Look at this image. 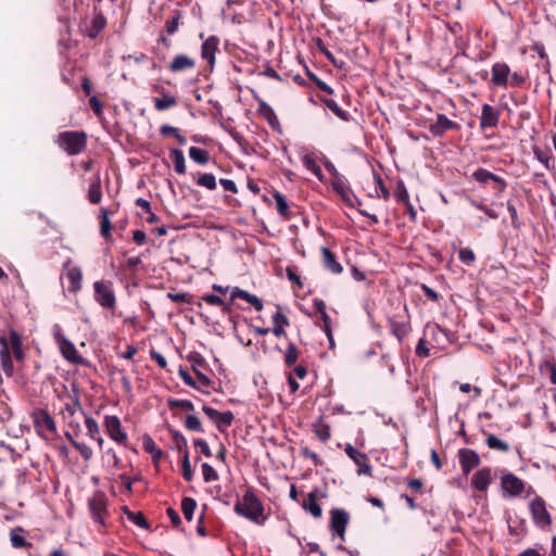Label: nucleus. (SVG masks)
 I'll use <instances>...</instances> for the list:
<instances>
[{
	"label": "nucleus",
	"mask_w": 556,
	"mask_h": 556,
	"mask_svg": "<svg viewBox=\"0 0 556 556\" xmlns=\"http://www.w3.org/2000/svg\"><path fill=\"white\" fill-rule=\"evenodd\" d=\"M0 344L1 368L8 377H12L14 374V366L11 353L17 362H23L25 358L22 337L13 328H10L8 332L0 329Z\"/></svg>",
	"instance_id": "obj_1"
},
{
	"label": "nucleus",
	"mask_w": 556,
	"mask_h": 556,
	"mask_svg": "<svg viewBox=\"0 0 556 556\" xmlns=\"http://www.w3.org/2000/svg\"><path fill=\"white\" fill-rule=\"evenodd\" d=\"M233 510L237 515L260 526H263L267 519L263 503L252 489L245 491L242 498L235 504Z\"/></svg>",
	"instance_id": "obj_2"
},
{
	"label": "nucleus",
	"mask_w": 556,
	"mask_h": 556,
	"mask_svg": "<svg viewBox=\"0 0 556 556\" xmlns=\"http://www.w3.org/2000/svg\"><path fill=\"white\" fill-rule=\"evenodd\" d=\"M88 509L100 533H105L110 527L109 500L104 492L96 491L88 498Z\"/></svg>",
	"instance_id": "obj_3"
},
{
	"label": "nucleus",
	"mask_w": 556,
	"mask_h": 556,
	"mask_svg": "<svg viewBox=\"0 0 556 556\" xmlns=\"http://www.w3.org/2000/svg\"><path fill=\"white\" fill-rule=\"evenodd\" d=\"M88 135L84 130L61 131L55 143L68 155H78L87 148Z\"/></svg>",
	"instance_id": "obj_4"
},
{
	"label": "nucleus",
	"mask_w": 556,
	"mask_h": 556,
	"mask_svg": "<svg viewBox=\"0 0 556 556\" xmlns=\"http://www.w3.org/2000/svg\"><path fill=\"white\" fill-rule=\"evenodd\" d=\"M30 418L36 433L43 440H51L58 434L56 424L51 414L43 408H35Z\"/></svg>",
	"instance_id": "obj_5"
},
{
	"label": "nucleus",
	"mask_w": 556,
	"mask_h": 556,
	"mask_svg": "<svg viewBox=\"0 0 556 556\" xmlns=\"http://www.w3.org/2000/svg\"><path fill=\"white\" fill-rule=\"evenodd\" d=\"M53 337L59 345L60 352L62 356L73 363V364H83L84 358L79 355L76 346L73 342H71L65 334L62 332L61 328L56 325L53 329Z\"/></svg>",
	"instance_id": "obj_6"
},
{
	"label": "nucleus",
	"mask_w": 556,
	"mask_h": 556,
	"mask_svg": "<svg viewBox=\"0 0 556 556\" xmlns=\"http://www.w3.org/2000/svg\"><path fill=\"white\" fill-rule=\"evenodd\" d=\"M94 300L103 308L114 309L116 296L110 281L98 280L93 283Z\"/></svg>",
	"instance_id": "obj_7"
},
{
	"label": "nucleus",
	"mask_w": 556,
	"mask_h": 556,
	"mask_svg": "<svg viewBox=\"0 0 556 556\" xmlns=\"http://www.w3.org/2000/svg\"><path fill=\"white\" fill-rule=\"evenodd\" d=\"M529 509L534 523L541 528H547L552 525V517L546 508L545 501L541 496H535L529 505Z\"/></svg>",
	"instance_id": "obj_8"
},
{
	"label": "nucleus",
	"mask_w": 556,
	"mask_h": 556,
	"mask_svg": "<svg viewBox=\"0 0 556 556\" xmlns=\"http://www.w3.org/2000/svg\"><path fill=\"white\" fill-rule=\"evenodd\" d=\"M104 427L108 435L117 444L126 446L128 434L123 429L121 419L115 415L104 417Z\"/></svg>",
	"instance_id": "obj_9"
},
{
	"label": "nucleus",
	"mask_w": 556,
	"mask_h": 556,
	"mask_svg": "<svg viewBox=\"0 0 556 556\" xmlns=\"http://www.w3.org/2000/svg\"><path fill=\"white\" fill-rule=\"evenodd\" d=\"M330 515V531L332 536H339L341 541H344L345 530L350 520L349 514L342 508H333Z\"/></svg>",
	"instance_id": "obj_10"
},
{
	"label": "nucleus",
	"mask_w": 556,
	"mask_h": 556,
	"mask_svg": "<svg viewBox=\"0 0 556 556\" xmlns=\"http://www.w3.org/2000/svg\"><path fill=\"white\" fill-rule=\"evenodd\" d=\"M459 129L460 125L458 123L450 119L442 113L437 114L435 121L429 125V131L434 137H443L446 131H458Z\"/></svg>",
	"instance_id": "obj_11"
},
{
	"label": "nucleus",
	"mask_w": 556,
	"mask_h": 556,
	"mask_svg": "<svg viewBox=\"0 0 556 556\" xmlns=\"http://www.w3.org/2000/svg\"><path fill=\"white\" fill-rule=\"evenodd\" d=\"M501 486L509 496L517 497L525 491L526 483L516 475L506 472L501 477Z\"/></svg>",
	"instance_id": "obj_12"
},
{
	"label": "nucleus",
	"mask_w": 556,
	"mask_h": 556,
	"mask_svg": "<svg viewBox=\"0 0 556 556\" xmlns=\"http://www.w3.org/2000/svg\"><path fill=\"white\" fill-rule=\"evenodd\" d=\"M204 414L216 424L217 429L220 432H224L226 428H228L233 421V414L230 410L227 412H218L217 409L204 405L202 407Z\"/></svg>",
	"instance_id": "obj_13"
},
{
	"label": "nucleus",
	"mask_w": 556,
	"mask_h": 556,
	"mask_svg": "<svg viewBox=\"0 0 556 556\" xmlns=\"http://www.w3.org/2000/svg\"><path fill=\"white\" fill-rule=\"evenodd\" d=\"M458 458L464 476H468L481 463L479 454L470 448H460L458 451Z\"/></svg>",
	"instance_id": "obj_14"
},
{
	"label": "nucleus",
	"mask_w": 556,
	"mask_h": 556,
	"mask_svg": "<svg viewBox=\"0 0 556 556\" xmlns=\"http://www.w3.org/2000/svg\"><path fill=\"white\" fill-rule=\"evenodd\" d=\"M346 455L354 462L357 466V475L371 476V466L368 463V458L366 454L359 452L351 444H346L344 448Z\"/></svg>",
	"instance_id": "obj_15"
},
{
	"label": "nucleus",
	"mask_w": 556,
	"mask_h": 556,
	"mask_svg": "<svg viewBox=\"0 0 556 556\" xmlns=\"http://www.w3.org/2000/svg\"><path fill=\"white\" fill-rule=\"evenodd\" d=\"M72 263L71 260H67L63 264V268L65 271V277L70 282L68 291L73 294L78 293L83 287V271L78 266H70Z\"/></svg>",
	"instance_id": "obj_16"
},
{
	"label": "nucleus",
	"mask_w": 556,
	"mask_h": 556,
	"mask_svg": "<svg viewBox=\"0 0 556 556\" xmlns=\"http://www.w3.org/2000/svg\"><path fill=\"white\" fill-rule=\"evenodd\" d=\"M472 178L480 184L493 181L495 184L497 194L503 193L507 187L505 179L482 167H479L472 173Z\"/></svg>",
	"instance_id": "obj_17"
},
{
	"label": "nucleus",
	"mask_w": 556,
	"mask_h": 556,
	"mask_svg": "<svg viewBox=\"0 0 556 556\" xmlns=\"http://www.w3.org/2000/svg\"><path fill=\"white\" fill-rule=\"evenodd\" d=\"M77 412H81L84 415L86 414L79 401L78 389L74 387L73 394L71 395V402L64 404L63 408L60 410V415L64 420H68V425L71 427H74L72 418Z\"/></svg>",
	"instance_id": "obj_18"
},
{
	"label": "nucleus",
	"mask_w": 556,
	"mask_h": 556,
	"mask_svg": "<svg viewBox=\"0 0 556 556\" xmlns=\"http://www.w3.org/2000/svg\"><path fill=\"white\" fill-rule=\"evenodd\" d=\"M219 39L216 36H210L201 46V56L205 60L211 68L215 64V55L218 51Z\"/></svg>",
	"instance_id": "obj_19"
},
{
	"label": "nucleus",
	"mask_w": 556,
	"mask_h": 556,
	"mask_svg": "<svg viewBox=\"0 0 556 556\" xmlns=\"http://www.w3.org/2000/svg\"><path fill=\"white\" fill-rule=\"evenodd\" d=\"M492 480V469L490 467H483L472 476L471 485L477 491L485 492Z\"/></svg>",
	"instance_id": "obj_20"
},
{
	"label": "nucleus",
	"mask_w": 556,
	"mask_h": 556,
	"mask_svg": "<svg viewBox=\"0 0 556 556\" xmlns=\"http://www.w3.org/2000/svg\"><path fill=\"white\" fill-rule=\"evenodd\" d=\"M500 121V112L492 105L484 103L481 110L480 128H494Z\"/></svg>",
	"instance_id": "obj_21"
},
{
	"label": "nucleus",
	"mask_w": 556,
	"mask_h": 556,
	"mask_svg": "<svg viewBox=\"0 0 556 556\" xmlns=\"http://www.w3.org/2000/svg\"><path fill=\"white\" fill-rule=\"evenodd\" d=\"M510 68L506 63H495L492 66V83L497 87H507Z\"/></svg>",
	"instance_id": "obj_22"
},
{
	"label": "nucleus",
	"mask_w": 556,
	"mask_h": 556,
	"mask_svg": "<svg viewBox=\"0 0 556 556\" xmlns=\"http://www.w3.org/2000/svg\"><path fill=\"white\" fill-rule=\"evenodd\" d=\"M237 299H241L250 303L257 312L263 309V302L256 295L249 293L240 289L239 287H235L230 292V302H233Z\"/></svg>",
	"instance_id": "obj_23"
},
{
	"label": "nucleus",
	"mask_w": 556,
	"mask_h": 556,
	"mask_svg": "<svg viewBox=\"0 0 556 556\" xmlns=\"http://www.w3.org/2000/svg\"><path fill=\"white\" fill-rule=\"evenodd\" d=\"M257 113L273 129L280 128V123L274 109L262 99L258 100Z\"/></svg>",
	"instance_id": "obj_24"
},
{
	"label": "nucleus",
	"mask_w": 556,
	"mask_h": 556,
	"mask_svg": "<svg viewBox=\"0 0 556 556\" xmlns=\"http://www.w3.org/2000/svg\"><path fill=\"white\" fill-rule=\"evenodd\" d=\"M334 191L341 197L343 202L350 207H355L356 203L361 205V201L357 200L350 187L343 181L338 180L332 184Z\"/></svg>",
	"instance_id": "obj_25"
},
{
	"label": "nucleus",
	"mask_w": 556,
	"mask_h": 556,
	"mask_svg": "<svg viewBox=\"0 0 556 556\" xmlns=\"http://www.w3.org/2000/svg\"><path fill=\"white\" fill-rule=\"evenodd\" d=\"M194 66L195 61L193 59L187 54H177L168 65V70L172 73H179L187 70H192Z\"/></svg>",
	"instance_id": "obj_26"
},
{
	"label": "nucleus",
	"mask_w": 556,
	"mask_h": 556,
	"mask_svg": "<svg viewBox=\"0 0 556 556\" xmlns=\"http://www.w3.org/2000/svg\"><path fill=\"white\" fill-rule=\"evenodd\" d=\"M320 252H321L323 264H324L325 268H327L329 271H331L334 275L341 274L343 270V267L337 261L336 255L330 251V249H328L327 247H321Z\"/></svg>",
	"instance_id": "obj_27"
},
{
	"label": "nucleus",
	"mask_w": 556,
	"mask_h": 556,
	"mask_svg": "<svg viewBox=\"0 0 556 556\" xmlns=\"http://www.w3.org/2000/svg\"><path fill=\"white\" fill-rule=\"evenodd\" d=\"M389 325L392 334L395 336L400 342H402L412 330L409 321H399L395 317L389 318Z\"/></svg>",
	"instance_id": "obj_28"
},
{
	"label": "nucleus",
	"mask_w": 556,
	"mask_h": 556,
	"mask_svg": "<svg viewBox=\"0 0 556 556\" xmlns=\"http://www.w3.org/2000/svg\"><path fill=\"white\" fill-rule=\"evenodd\" d=\"M88 200L92 204H98L102 199V190H101V178L100 173L98 172L90 181L88 188Z\"/></svg>",
	"instance_id": "obj_29"
},
{
	"label": "nucleus",
	"mask_w": 556,
	"mask_h": 556,
	"mask_svg": "<svg viewBox=\"0 0 556 556\" xmlns=\"http://www.w3.org/2000/svg\"><path fill=\"white\" fill-rule=\"evenodd\" d=\"M302 507L312 514L314 518H320L323 510L320 505L317 502V491H312L308 493L307 498L303 502Z\"/></svg>",
	"instance_id": "obj_30"
},
{
	"label": "nucleus",
	"mask_w": 556,
	"mask_h": 556,
	"mask_svg": "<svg viewBox=\"0 0 556 556\" xmlns=\"http://www.w3.org/2000/svg\"><path fill=\"white\" fill-rule=\"evenodd\" d=\"M273 324H274V327L271 329L273 333L276 337H281L286 333L285 328L289 326V318L279 308L273 315Z\"/></svg>",
	"instance_id": "obj_31"
},
{
	"label": "nucleus",
	"mask_w": 556,
	"mask_h": 556,
	"mask_svg": "<svg viewBox=\"0 0 556 556\" xmlns=\"http://www.w3.org/2000/svg\"><path fill=\"white\" fill-rule=\"evenodd\" d=\"M273 198L276 201V210H277L278 214L280 216L285 217L286 219H290L291 213H290L289 203H288L286 197L282 193H280L279 191L275 190L273 192Z\"/></svg>",
	"instance_id": "obj_32"
},
{
	"label": "nucleus",
	"mask_w": 556,
	"mask_h": 556,
	"mask_svg": "<svg viewBox=\"0 0 556 556\" xmlns=\"http://www.w3.org/2000/svg\"><path fill=\"white\" fill-rule=\"evenodd\" d=\"M170 159L174 163L175 172L179 175L186 174V161L184 153L180 149L173 148L169 151Z\"/></svg>",
	"instance_id": "obj_33"
},
{
	"label": "nucleus",
	"mask_w": 556,
	"mask_h": 556,
	"mask_svg": "<svg viewBox=\"0 0 556 556\" xmlns=\"http://www.w3.org/2000/svg\"><path fill=\"white\" fill-rule=\"evenodd\" d=\"M162 96V98L154 99V108L156 111H165L177 105V98L172 93L167 92Z\"/></svg>",
	"instance_id": "obj_34"
},
{
	"label": "nucleus",
	"mask_w": 556,
	"mask_h": 556,
	"mask_svg": "<svg viewBox=\"0 0 556 556\" xmlns=\"http://www.w3.org/2000/svg\"><path fill=\"white\" fill-rule=\"evenodd\" d=\"M100 233L104 239H110L112 237V224L109 218V211L105 207H102L100 210Z\"/></svg>",
	"instance_id": "obj_35"
},
{
	"label": "nucleus",
	"mask_w": 556,
	"mask_h": 556,
	"mask_svg": "<svg viewBox=\"0 0 556 556\" xmlns=\"http://www.w3.org/2000/svg\"><path fill=\"white\" fill-rule=\"evenodd\" d=\"M189 157L197 164L205 165L210 161V154L206 150L191 147L189 149Z\"/></svg>",
	"instance_id": "obj_36"
},
{
	"label": "nucleus",
	"mask_w": 556,
	"mask_h": 556,
	"mask_svg": "<svg viewBox=\"0 0 556 556\" xmlns=\"http://www.w3.org/2000/svg\"><path fill=\"white\" fill-rule=\"evenodd\" d=\"M106 25V18L103 16L102 13H99L94 15L91 22V27L89 29L88 36L90 38H96L100 31L105 27Z\"/></svg>",
	"instance_id": "obj_37"
},
{
	"label": "nucleus",
	"mask_w": 556,
	"mask_h": 556,
	"mask_svg": "<svg viewBox=\"0 0 556 556\" xmlns=\"http://www.w3.org/2000/svg\"><path fill=\"white\" fill-rule=\"evenodd\" d=\"M197 185L200 187H204L208 190H215L217 187L216 178L211 173H199L197 178Z\"/></svg>",
	"instance_id": "obj_38"
},
{
	"label": "nucleus",
	"mask_w": 556,
	"mask_h": 556,
	"mask_svg": "<svg viewBox=\"0 0 556 556\" xmlns=\"http://www.w3.org/2000/svg\"><path fill=\"white\" fill-rule=\"evenodd\" d=\"M324 103L340 119L344 122H348L350 119V113L342 110L333 99H325Z\"/></svg>",
	"instance_id": "obj_39"
},
{
	"label": "nucleus",
	"mask_w": 556,
	"mask_h": 556,
	"mask_svg": "<svg viewBox=\"0 0 556 556\" xmlns=\"http://www.w3.org/2000/svg\"><path fill=\"white\" fill-rule=\"evenodd\" d=\"M485 443L491 450H496L504 453L509 451V445L497 438L495 434H489L486 437Z\"/></svg>",
	"instance_id": "obj_40"
},
{
	"label": "nucleus",
	"mask_w": 556,
	"mask_h": 556,
	"mask_svg": "<svg viewBox=\"0 0 556 556\" xmlns=\"http://www.w3.org/2000/svg\"><path fill=\"white\" fill-rule=\"evenodd\" d=\"M22 529L17 528L11 531L10 540L11 544L15 548H24L30 546L31 544L21 534Z\"/></svg>",
	"instance_id": "obj_41"
},
{
	"label": "nucleus",
	"mask_w": 556,
	"mask_h": 556,
	"mask_svg": "<svg viewBox=\"0 0 556 556\" xmlns=\"http://www.w3.org/2000/svg\"><path fill=\"white\" fill-rule=\"evenodd\" d=\"M299 358L298 346L293 342H289L285 352V363L287 366H293Z\"/></svg>",
	"instance_id": "obj_42"
},
{
	"label": "nucleus",
	"mask_w": 556,
	"mask_h": 556,
	"mask_svg": "<svg viewBox=\"0 0 556 556\" xmlns=\"http://www.w3.org/2000/svg\"><path fill=\"white\" fill-rule=\"evenodd\" d=\"M195 507H197L195 500H193L191 497H184L182 498V501H181V510H182V514H184L185 518L188 521L192 520Z\"/></svg>",
	"instance_id": "obj_43"
},
{
	"label": "nucleus",
	"mask_w": 556,
	"mask_h": 556,
	"mask_svg": "<svg viewBox=\"0 0 556 556\" xmlns=\"http://www.w3.org/2000/svg\"><path fill=\"white\" fill-rule=\"evenodd\" d=\"M314 433L320 441L327 442L331 437L330 426L320 420L314 425Z\"/></svg>",
	"instance_id": "obj_44"
},
{
	"label": "nucleus",
	"mask_w": 556,
	"mask_h": 556,
	"mask_svg": "<svg viewBox=\"0 0 556 556\" xmlns=\"http://www.w3.org/2000/svg\"><path fill=\"white\" fill-rule=\"evenodd\" d=\"M302 162L307 170L312 172L318 179L321 180V177H323L321 168L318 166V164L316 163V161L314 160V157L312 155L305 154L302 157Z\"/></svg>",
	"instance_id": "obj_45"
},
{
	"label": "nucleus",
	"mask_w": 556,
	"mask_h": 556,
	"mask_svg": "<svg viewBox=\"0 0 556 556\" xmlns=\"http://www.w3.org/2000/svg\"><path fill=\"white\" fill-rule=\"evenodd\" d=\"M181 473L186 481L190 482L193 478V471L190 464L189 451L186 448L181 459Z\"/></svg>",
	"instance_id": "obj_46"
},
{
	"label": "nucleus",
	"mask_w": 556,
	"mask_h": 556,
	"mask_svg": "<svg viewBox=\"0 0 556 556\" xmlns=\"http://www.w3.org/2000/svg\"><path fill=\"white\" fill-rule=\"evenodd\" d=\"M180 18V12L176 11L174 12V15L165 22L164 29L167 35H174L178 30Z\"/></svg>",
	"instance_id": "obj_47"
},
{
	"label": "nucleus",
	"mask_w": 556,
	"mask_h": 556,
	"mask_svg": "<svg viewBox=\"0 0 556 556\" xmlns=\"http://www.w3.org/2000/svg\"><path fill=\"white\" fill-rule=\"evenodd\" d=\"M374 179H375V184H376L375 192H376L377 197L382 198L383 200H388L390 198V191L384 186L381 176L375 173Z\"/></svg>",
	"instance_id": "obj_48"
},
{
	"label": "nucleus",
	"mask_w": 556,
	"mask_h": 556,
	"mask_svg": "<svg viewBox=\"0 0 556 556\" xmlns=\"http://www.w3.org/2000/svg\"><path fill=\"white\" fill-rule=\"evenodd\" d=\"M167 404L170 409L180 408V409L189 410V412L194 410V405L189 400L169 399Z\"/></svg>",
	"instance_id": "obj_49"
},
{
	"label": "nucleus",
	"mask_w": 556,
	"mask_h": 556,
	"mask_svg": "<svg viewBox=\"0 0 556 556\" xmlns=\"http://www.w3.org/2000/svg\"><path fill=\"white\" fill-rule=\"evenodd\" d=\"M85 425L87 428V434L92 439L100 434V427L94 418L85 414Z\"/></svg>",
	"instance_id": "obj_50"
},
{
	"label": "nucleus",
	"mask_w": 556,
	"mask_h": 556,
	"mask_svg": "<svg viewBox=\"0 0 556 556\" xmlns=\"http://www.w3.org/2000/svg\"><path fill=\"white\" fill-rule=\"evenodd\" d=\"M394 198L400 203H406L409 201L408 191L406 189L405 184L402 180H399L396 184V190L394 192Z\"/></svg>",
	"instance_id": "obj_51"
},
{
	"label": "nucleus",
	"mask_w": 556,
	"mask_h": 556,
	"mask_svg": "<svg viewBox=\"0 0 556 556\" xmlns=\"http://www.w3.org/2000/svg\"><path fill=\"white\" fill-rule=\"evenodd\" d=\"M319 326L325 331V333H326L330 344H332L333 337H332V330H331V327H330V316L328 315L327 312H321Z\"/></svg>",
	"instance_id": "obj_52"
},
{
	"label": "nucleus",
	"mask_w": 556,
	"mask_h": 556,
	"mask_svg": "<svg viewBox=\"0 0 556 556\" xmlns=\"http://www.w3.org/2000/svg\"><path fill=\"white\" fill-rule=\"evenodd\" d=\"M184 424L188 430L203 432L202 424L195 415H188Z\"/></svg>",
	"instance_id": "obj_53"
},
{
	"label": "nucleus",
	"mask_w": 556,
	"mask_h": 556,
	"mask_svg": "<svg viewBox=\"0 0 556 556\" xmlns=\"http://www.w3.org/2000/svg\"><path fill=\"white\" fill-rule=\"evenodd\" d=\"M458 257L466 265H471L476 261V254L470 248H462L458 252Z\"/></svg>",
	"instance_id": "obj_54"
},
{
	"label": "nucleus",
	"mask_w": 556,
	"mask_h": 556,
	"mask_svg": "<svg viewBox=\"0 0 556 556\" xmlns=\"http://www.w3.org/2000/svg\"><path fill=\"white\" fill-rule=\"evenodd\" d=\"M202 475L205 482H212L218 480V473L207 463L202 464Z\"/></svg>",
	"instance_id": "obj_55"
},
{
	"label": "nucleus",
	"mask_w": 556,
	"mask_h": 556,
	"mask_svg": "<svg viewBox=\"0 0 556 556\" xmlns=\"http://www.w3.org/2000/svg\"><path fill=\"white\" fill-rule=\"evenodd\" d=\"M72 445L79 452L85 460H89L92 457V450L86 443L72 440Z\"/></svg>",
	"instance_id": "obj_56"
},
{
	"label": "nucleus",
	"mask_w": 556,
	"mask_h": 556,
	"mask_svg": "<svg viewBox=\"0 0 556 556\" xmlns=\"http://www.w3.org/2000/svg\"><path fill=\"white\" fill-rule=\"evenodd\" d=\"M128 519L142 529L149 528V522L147 521L144 515L141 511H134L132 514H129Z\"/></svg>",
	"instance_id": "obj_57"
},
{
	"label": "nucleus",
	"mask_w": 556,
	"mask_h": 556,
	"mask_svg": "<svg viewBox=\"0 0 556 556\" xmlns=\"http://www.w3.org/2000/svg\"><path fill=\"white\" fill-rule=\"evenodd\" d=\"M300 453L303 457L312 459L315 466H319L323 464V460L319 457V455L311 451L307 446H301Z\"/></svg>",
	"instance_id": "obj_58"
},
{
	"label": "nucleus",
	"mask_w": 556,
	"mask_h": 556,
	"mask_svg": "<svg viewBox=\"0 0 556 556\" xmlns=\"http://www.w3.org/2000/svg\"><path fill=\"white\" fill-rule=\"evenodd\" d=\"M533 153H534L535 157H536L541 163H543V164H544V166H545L547 169H549V168L552 167V165H551L552 157L548 155V153H547V152H544V151H542L541 149L535 148V149L533 150Z\"/></svg>",
	"instance_id": "obj_59"
},
{
	"label": "nucleus",
	"mask_w": 556,
	"mask_h": 556,
	"mask_svg": "<svg viewBox=\"0 0 556 556\" xmlns=\"http://www.w3.org/2000/svg\"><path fill=\"white\" fill-rule=\"evenodd\" d=\"M545 367L549 374V381L553 384H556V362L555 361H545L541 365V370Z\"/></svg>",
	"instance_id": "obj_60"
},
{
	"label": "nucleus",
	"mask_w": 556,
	"mask_h": 556,
	"mask_svg": "<svg viewBox=\"0 0 556 556\" xmlns=\"http://www.w3.org/2000/svg\"><path fill=\"white\" fill-rule=\"evenodd\" d=\"M89 104L93 111V113L100 117L103 113V104L102 102L98 99L97 96H90L89 97Z\"/></svg>",
	"instance_id": "obj_61"
},
{
	"label": "nucleus",
	"mask_w": 556,
	"mask_h": 556,
	"mask_svg": "<svg viewBox=\"0 0 556 556\" xmlns=\"http://www.w3.org/2000/svg\"><path fill=\"white\" fill-rule=\"evenodd\" d=\"M167 298L175 302V303H191L190 301V296L188 295V293H185V292H179V293H167Z\"/></svg>",
	"instance_id": "obj_62"
},
{
	"label": "nucleus",
	"mask_w": 556,
	"mask_h": 556,
	"mask_svg": "<svg viewBox=\"0 0 556 556\" xmlns=\"http://www.w3.org/2000/svg\"><path fill=\"white\" fill-rule=\"evenodd\" d=\"M178 374H179V377L182 379V381H184L187 386H189V387H191V388H194V389H197V388H198V387H197V383H195V381H194V379H193V378L189 375V372H188L186 369H184L181 366L179 367Z\"/></svg>",
	"instance_id": "obj_63"
},
{
	"label": "nucleus",
	"mask_w": 556,
	"mask_h": 556,
	"mask_svg": "<svg viewBox=\"0 0 556 556\" xmlns=\"http://www.w3.org/2000/svg\"><path fill=\"white\" fill-rule=\"evenodd\" d=\"M202 301L206 302L210 305L219 306L224 305V300L216 294H204Z\"/></svg>",
	"instance_id": "obj_64"
}]
</instances>
